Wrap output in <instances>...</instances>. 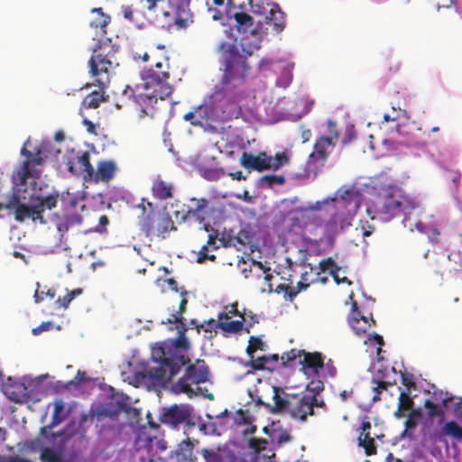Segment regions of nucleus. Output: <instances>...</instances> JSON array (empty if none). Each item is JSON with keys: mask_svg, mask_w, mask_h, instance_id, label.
Here are the masks:
<instances>
[{"mask_svg": "<svg viewBox=\"0 0 462 462\" xmlns=\"http://www.w3.org/2000/svg\"><path fill=\"white\" fill-rule=\"evenodd\" d=\"M246 46L245 39L239 44L222 43L219 46L222 78L197 108L199 117L210 126L222 125L242 115L240 101L245 97L244 85L251 69L247 58L253 54V50Z\"/></svg>", "mask_w": 462, "mask_h": 462, "instance_id": "obj_1", "label": "nucleus"}, {"mask_svg": "<svg viewBox=\"0 0 462 462\" xmlns=\"http://www.w3.org/2000/svg\"><path fill=\"white\" fill-rule=\"evenodd\" d=\"M169 58L157 61L153 66L141 71V82L134 86L127 85L123 90V96L140 108L139 117L155 116V105L158 99H164L172 94L173 88L170 84Z\"/></svg>", "mask_w": 462, "mask_h": 462, "instance_id": "obj_2", "label": "nucleus"}, {"mask_svg": "<svg viewBox=\"0 0 462 462\" xmlns=\"http://www.w3.org/2000/svg\"><path fill=\"white\" fill-rule=\"evenodd\" d=\"M272 389L273 404L264 403L258 397L257 403L269 408L273 414H287L292 419L306 421L309 415H315V409H326V404L319 394L323 391V383L311 381L301 393H289L283 388L267 385Z\"/></svg>", "mask_w": 462, "mask_h": 462, "instance_id": "obj_3", "label": "nucleus"}, {"mask_svg": "<svg viewBox=\"0 0 462 462\" xmlns=\"http://www.w3.org/2000/svg\"><path fill=\"white\" fill-rule=\"evenodd\" d=\"M190 344L184 332L171 345L161 346L152 350V359L156 366L149 367L141 373L143 378L153 383L166 384L189 362L188 351Z\"/></svg>", "mask_w": 462, "mask_h": 462, "instance_id": "obj_4", "label": "nucleus"}, {"mask_svg": "<svg viewBox=\"0 0 462 462\" xmlns=\"http://www.w3.org/2000/svg\"><path fill=\"white\" fill-rule=\"evenodd\" d=\"M118 50L119 46L113 43L110 39L99 41L93 49L88 60L89 73L96 79L99 88L84 97L81 104L82 107L95 109L106 101L105 88L109 82V75L119 65L116 57Z\"/></svg>", "mask_w": 462, "mask_h": 462, "instance_id": "obj_5", "label": "nucleus"}, {"mask_svg": "<svg viewBox=\"0 0 462 462\" xmlns=\"http://www.w3.org/2000/svg\"><path fill=\"white\" fill-rule=\"evenodd\" d=\"M419 208L415 198L397 185H389L379 191L368 203L366 213L371 219L389 222L403 215V221L410 219L411 213Z\"/></svg>", "mask_w": 462, "mask_h": 462, "instance_id": "obj_6", "label": "nucleus"}, {"mask_svg": "<svg viewBox=\"0 0 462 462\" xmlns=\"http://www.w3.org/2000/svg\"><path fill=\"white\" fill-rule=\"evenodd\" d=\"M128 397L124 394L113 395L106 402L91 408L89 414L84 416L83 420L89 417L96 421L98 435L106 440H113L118 438L124 428V423L118 420V415L126 411Z\"/></svg>", "mask_w": 462, "mask_h": 462, "instance_id": "obj_7", "label": "nucleus"}, {"mask_svg": "<svg viewBox=\"0 0 462 462\" xmlns=\"http://www.w3.org/2000/svg\"><path fill=\"white\" fill-rule=\"evenodd\" d=\"M335 200V198H327L307 207L293 209L289 218L291 228L310 233L316 231L323 226L325 217H328V209L325 208V206Z\"/></svg>", "mask_w": 462, "mask_h": 462, "instance_id": "obj_8", "label": "nucleus"}, {"mask_svg": "<svg viewBox=\"0 0 462 462\" xmlns=\"http://www.w3.org/2000/svg\"><path fill=\"white\" fill-rule=\"evenodd\" d=\"M273 5L260 0H207L208 12L214 21L230 18L232 10L250 11L265 16Z\"/></svg>", "mask_w": 462, "mask_h": 462, "instance_id": "obj_9", "label": "nucleus"}, {"mask_svg": "<svg viewBox=\"0 0 462 462\" xmlns=\"http://www.w3.org/2000/svg\"><path fill=\"white\" fill-rule=\"evenodd\" d=\"M184 366H186L184 374L173 384L172 388L176 393H186L191 398L201 390L199 387L194 390L192 385L208 382L209 379V369L202 359H197L194 363L189 361Z\"/></svg>", "mask_w": 462, "mask_h": 462, "instance_id": "obj_10", "label": "nucleus"}, {"mask_svg": "<svg viewBox=\"0 0 462 462\" xmlns=\"http://www.w3.org/2000/svg\"><path fill=\"white\" fill-rule=\"evenodd\" d=\"M239 162L244 168L249 171L262 172L270 170H279L289 162V158L285 152H277L274 156H272L266 152H260L256 155L249 152H244Z\"/></svg>", "mask_w": 462, "mask_h": 462, "instance_id": "obj_11", "label": "nucleus"}, {"mask_svg": "<svg viewBox=\"0 0 462 462\" xmlns=\"http://www.w3.org/2000/svg\"><path fill=\"white\" fill-rule=\"evenodd\" d=\"M172 228H174L173 221L169 216L159 217L156 225H154V220L151 214L143 217L142 229L145 232L147 236H157L164 237L165 234Z\"/></svg>", "mask_w": 462, "mask_h": 462, "instance_id": "obj_12", "label": "nucleus"}, {"mask_svg": "<svg viewBox=\"0 0 462 462\" xmlns=\"http://www.w3.org/2000/svg\"><path fill=\"white\" fill-rule=\"evenodd\" d=\"M190 416V409L187 405H171L165 408L160 415V420L163 424L176 428L184 423Z\"/></svg>", "mask_w": 462, "mask_h": 462, "instance_id": "obj_13", "label": "nucleus"}, {"mask_svg": "<svg viewBox=\"0 0 462 462\" xmlns=\"http://www.w3.org/2000/svg\"><path fill=\"white\" fill-rule=\"evenodd\" d=\"M208 216V201L205 198L189 199V205L183 217L184 220H194L199 224L205 222Z\"/></svg>", "mask_w": 462, "mask_h": 462, "instance_id": "obj_14", "label": "nucleus"}, {"mask_svg": "<svg viewBox=\"0 0 462 462\" xmlns=\"http://www.w3.org/2000/svg\"><path fill=\"white\" fill-rule=\"evenodd\" d=\"M336 143L327 136H321L316 140L313 152L309 156V163H323L332 152Z\"/></svg>", "mask_w": 462, "mask_h": 462, "instance_id": "obj_15", "label": "nucleus"}, {"mask_svg": "<svg viewBox=\"0 0 462 462\" xmlns=\"http://www.w3.org/2000/svg\"><path fill=\"white\" fill-rule=\"evenodd\" d=\"M348 323L356 335L362 336L367 332L375 321L372 316L368 319L361 315L360 311L357 310V303L354 300Z\"/></svg>", "mask_w": 462, "mask_h": 462, "instance_id": "obj_16", "label": "nucleus"}, {"mask_svg": "<svg viewBox=\"0 0 462 462\" xmlns=\"http://www.w3.org/2000/svg\"><path fill=\"white\" fill-rule=\"evenodd\" d=\"M165 282L172 291L180 293V296L179 310L176 313L171 314V318H169L165 323H182V314L187 310L188 291L184 287H178V283L173 278L166 279Z\"/></svg>", "mask_w": 462, "mask_h": 462, "instance_id": "obj_17", "label": "nucleus"}, {"mask_svg": "<svg viewBox=\"0 0 462 462\" xmlns=\"http://www.w3.org/2000/svg\"><path fill=\"white\" fill-rule=\"evenodd\" d=\"M299 364L301 365L304 374H318L319 369L324 366V356L319 352L310 353L303 350Z\"/></svg>", "mask_w": 462, "mask_h": 462, "instance_id": "obj_18", "label": "nucleus"}, {"mask_svg": "<svg viewBox=\"0 0 462 462\" xmlns=\"http://www.w3.org/2000/svg\"><path fill=\"white\" fill-rule=\"evenodd\" d=\"M266 24L273 27V30L279 33L285 26L284 13L282 12L278 5H273L264 16Z\"/></svg>", "mask_w": 462, "mask_h": 462, "instance_id": "obj_19", "label": "nucleus"}, {"mask_svg": "<svg viewBox=\"0 0 462 462\" xmlns=\"http://www.w3.org/2000/svg\"><path fill=\"white\" fill-rule=\"evenodd\" d=\"M279 363V355H269L263 356L257 358L250 359L246 363V366L251 367L254 370H270L273 371L276 368L277 364Z\"/></svg>", "mask_w": 462, "mask_h": 462, "instance_id": "obj_20", "label": "nucleus"}, {"mask_svg": "<svg viewBox=\"0 0 462 462\" xmlns=\"http://www.w3.org/2000/svg\"><path fill=\"white\" fill-rule=\"evenodd\" d=\"M173 185L161 178H157L152 186V192L154 198L165 200L173 197Z\"/></svg>", "mask_w": 462, "mask_h": 462, "instance_id": "obj_21", "label": "nucleus"}, {"mask_svg": "<svg viewBox=\"0 0 462 462\" xmlns=\"http://www.w3.org/2000/svg\"><path fill=\"white\" fill-rule=\"evenodd\" d=\"M43 164V159L41 155V150L38 149L35 152H32V155L29 156V158L23 162L22 170H21V176L23 180H27L31 177H38V173H34L32 171V166L34 165H42Z\"/></svg>", "mask_w": 462, "mask_h": 462, "instance_id": "obj_22", "label": "nucleus"}, {"mask_svg": "<svg viewBox=\"0 0 462 462\" xmlns=\"http://www.w3.org/2000/svg\"><path fill=\"white\" fill-rule=\"evenodd\" d=\"M195 444H199V440L193 442L188 438L179 445L177 451L179 462H197L198 457L193 454Z\"/></svg>", "mask_w": 462, "mask_h": 462, "instance_id": "obj_23", "label": "nucleus"}, {"mask_svg": "<svg viewBox=\"0 0 462 462\" xmlns=\"http://www.w3.org/2000/svg\"><path fill=\"white\" fill-rule=\"evenodd\" d=\"M116 167L112 161H103L97 165V171L95 175L96 181L107 182L113 179Z\"/></svg>", "mask_w": 462, "mask_h": 462, "instance_id": "obj_24", "label": "nucleus"}, {"mask_svg": "<svg viewBox=\"0 0 462 462\" xmlns=\"http://www.w3.org/2000/svg\"><path fill=\"white\" fill-rule=\"evenodd\" d=\"M240 320H223L218 321V329L224 336L239 333L244 328V323L246 321L245 315L240 316Z\"/></svg>", "mask_w": 462, "mask_h": 462, "instance_id": "obj_25", "label": "nucleus"}, {"mask_svg": "<svg viewBox=\"0 0 462 462\" xmlns=\"http://www.w3.org/2000/svg\"><path fill=\"white\" fill-rule=\"evenodd\" d=\"M225 247H236L238 251L243 250L249 243L250 238L246 232L241 231L236 236H229L227 239H221Z\"/></svg>", "mask_w": 462, "mask_h": 462, "instance_id": "obj_26", "label": "nucleus"}, {"mask_svg": "<svg viewBox=\"0 0 462 462\" xmlns=\"http://www.w3.org/2000/svg\"><path fill=\"white\" fill-rule=\"evenodd\" d=\"M162 15L165 20V21H160L161 26L162 28L171 30L173 25H176L178 28H184L187 26V23H188L187 20L177 16L174 13L163 11L162 13Z\"/></svg>", "mask_w": 462, "mask_h": 462, "instance_id": "obj_27", "label": "nucleus"}, {"mask_svg": "<svg viewBox=\"0 0 462 462\" xmlns=\"http://www.w3.org/2000/svg\"><path fill=\"white\" fill-rule=\"evenodd\" d=\"M92 14H96L97 17L90 22L92 28L101 29L103 33H106V28L111 22V17L103 12L101 7H95L91 9Z\"/></svg>", "mask_w": 462, "mask_h": 462, "instance_id": "obj_28", "label": "nucleus"}, {"mask_svg": "<svg viewBox=\"0 0 462 462\" xmlns=\"http://www.w3.org/2000/svg\"><path fill=\"white\" fill-rule=\"evenodd\" d=\"M83 218L79 214H70L59 219L57 222V229L62 235L67 232L71 226L80 225Z\"/></svg>", "mask_w": 462, "mask_h": 462, "instance_id": "obj_29", "label": "nucleus"}, {"mask_svg": "<svg viewBox=\"0 0 462 462\" xmlns=\"http://www.w3.org/2000/svg\"><path fill=\"white\" fill-rule=\"evenodd\" d=\"M231 11V17L233 16L236 22L237 29L239 32L244 31L246 32L249 30L253 24L254 21L251 15H249L246 12L239 10V12Z\"/></svg>", "mask_w": 462, "mask_h": 462, "instance_id": "obj_30", "label": "nucleus"}, {"mask_svg": "<svg viewBox=\"0 0 462 462\" xmlns=\"http://www.w3.org/2000/svg\"><path fill=\"white\" fill-rule=\"evenodd\" d=\"M225 449V447L218 445L216 448H204L199 453L205 462H224L222 451Z\"/></svg>", "mask_w": 462, "mask_h": 462, "instance_id": "obj_31", "label": "nucleus"}, {"mask_svg": "<svg viewBox=\"0 0 462 462\" xmlns=\"http://www.w3.org/2000/svg\"><path fill=\"white\" fill-rule=\"evenodd\" d=\"M77 164L81 172L86 173L85 178H92L94 176L95 171L90 163V154L88 152H84L77 158Z\"/></svg>", "mask_w": 462, "mask_h": 462, "instance_id": "obj_32", "label": "nucleus"}, {"mask_svg": "<svg viewBox=\"0 0 462 462\" xmlns=\"http://www.w3.org/2000/svg\"><path fill=\"white\" fill-rule=\"evenodd\" d=\"M266 347L267 345L260 337L251 336L248 340L246 354L250 359H253L257 350L265 351Z\"/></svg>", "mask_w": 462, "mask_h": 462, "instance_id": "obj_33", "label": "nucleus"}, {"mask_svg": "<svg viewBox=\"0 0 462 462\" xmlns=\"http://www.w3.org/2000/svg\"><path fill=\"white\" fill-rule=\"evenodd\" d=\"M358 445L364 448L366 456L375 455L377 452L374 439L370 436V433H365V437L359 435Z\"/></svg>", "mask_w": 462, "mask_h": 462, "instance_id": "obj_34", "label": "nucleus"}, {"mask_svg": "<svg viewBox=\"0 0 462 462\" xmlns=\"http://www.w3.org/2000/svg\"><path fill=\"white\" fill-rule=\"evenodd\" d=\"M337 214L336 212L328 213V217H325V222L322 226H324V233L328 236H331L337 232Z\"/></svg>", "mask_w": 462, "mask_h": 462, "instance_id": "obj_35", "label": "nucleus"}, {"mask_svg": "<svg viewBox=\"0 0 462 462\" xmlns=\"http://www.w3.org/2000/svg\"><path fill=\"white\" fill-rule=\"evenodd\" d=\"M82 293V289L77 288L68 293L64 297H59L55 301V306L57 309H68L70 302L77 297Z\"/></svg>", "mask_w": 462, "mask_h": 462, "instance_id": "obj_36", "label": "nucleus"}, {"mask_svg": "<svg viewBox=\"0 0 462 462\" xmlns=\"http://www.w3.org/2000/svg\"><path fill=\"white\" fill-rule=\"evenodd\" d=\"M56 296V290L53 288H48L46 285L41 289V285L37 282V288L35 290L33 298L36 303L43 301L45 299L52 300Z\"/></svg>", "mask_w": 462, "mask_h": 462, "instance_id": "obj_37", "label": "nucleus"}, {"mask_svg": "<svg viewBox=\"0 0 462 462\" xmlns=\"http://www.w3.org/2000/svg\"><path fill=\"white\" fill-rule=\"evenodd\" d=\"M237 307V302L224 306L223 311L217 315L218 321L229 320L233 316L240 317L245 315V312H240Z\"/></svg>", "mask_w": 462, "mask_h": 462, "instance_id": "obj_38", "label": "nucleus"}, {"mask_svg": "<svg viewBox=\"0 0 462 462\" xmlns=\"http://www.w3.org/2000/svg\"><path fill=\"white\" fill-rule=\"evenodd\" d=\"M65 405L62 400H56L54 402V411L52 414L51 425L55 426L61 423L65 418L66 414L64 413Z\"/></svg>", "mask_w": 462, "mask_h": 462, "instance_id": "obj_39", "label": "nucleus"}, {"mask_svg": "<svg viewBox=\"0 0 462 462\" xmlns=\"http://www.w3.org/2000/svg\"><path fill=\"white\" fill-rule=\"evenodd\" d=\"M442 430L446 435L462 439V427H460L456 421L450 420L447 422Z\"/></svg>", "mask_w": 462, "mask_h": 462, "instance_id": "obj_40", "label": "nucleus"}, {"mask_svg": "<svg viewBox=\"0 0 462 462\" xmlns=\"http://www.w3.org/2000/svg\"><path fill=\"white\" fill-rule=\"evenodd\" d=\"M303 350L299 349H291L288 352H284L282 356H279V360H281V364L282 366H288L291 362L295 361L297 358L299 360L301 358Z\"/></svg>", "mask_w": 462, "mask_h": 462, "instance_id": "obj_41", "label": "nucleus"}, {"mask_svg": "<svg viewBox=\"0 0 462 462\" xmlns=\"http://www.w3.org/2000/svg\"><path fill=\"white\" fill-rule=\"evenodd\" d=\"M59 194H50L46 197H38L39 204L43 209H52L56 208L58 203Z\"/></svg>", "mask_w": 462, "mask_h": 462, "instance_id": "obj_42", "label": "nucleus"}, {"mask_svg": "<svg viewBox=\"0 0 462 462\" xmlns=\"http://www.w3.org/2000/svg\"><path fill=\"white\" fill-rule=\"evenodd\" d=\"M261 183H266L268 187L272 188L274 185H283L286 179L283 175L268 174L260 179Z\"/></svg>", "mask_w": 462, "mask_h": 462, "instance_id": "obj_43", "label": "nucleus"}, {"mask_svg": "<svg viewBox=\"0 0 462 462\" xmlns=\"http://www.w3.org/2000/svg\"><path fill=\"white\" fill-rule=\"evenodd\" d=\"M40 458L42 462H61L60 456L51 448H44L42 450Z\"/></svg>", "mask_w": 462, "mask_h": 462, "instance_id": "obj_44", "label": "nucleus"}, {"mask_svg": "<svg viewBox=\"0 0 462 462\" xmlns=\"http://www.w3.org/2000/svg\"><path fill=\"white\" fill-rule=\"evenodd\" d=\"M424 407L428 410V415L430 418L440 417L444 416V410L439 408L438 404L434 403L430 400H426L424 402Z\"/></svg>", "mask_w": 462, "mask_h": 462, "instance_id": "obj_45", "label": "nucleus"}, {"mask_svg": "<svg viewBox=\"0 0 462 462\" xmlns=\"http://www.w3.org/2000/svg\"><path fill=\"white\" fill-rule=\"evenodd\" d=\"M22 204L21 202V199H20V196L18 193L16 192H14L12 193V195H10L8 197V199L7 201L4 204V203H0V209H14L15 210L18 206H20Z\"/></svg>", "mask_w": 462, "mask_h": 462, "instance_id": "obj_46", "label": "nucleus"}, {"mask_svg": "<svg viewBox=\"0 0 462 462\" xmlns=\"http://www.w3.org/2000/svg\"><path fill=\"white\" fill-rule=\"evenodd\" d=\"M31 207L22 203L14 210V218L17 222H23L26 218L30 217Z\"/></svg>", "mask_w": 462, "mask_h": 462, "instance_id": "obj_47", "label": "nucleus"}, {"mask_svg": "<svg viewBox=\"0 0 462 462\" xmlns=\"http://www.w3.org/2000/svg\"><path fill=\"white\" fill-rule=\"evenodd\" d=\"M414 402L412 399L410 397L408 393L401 392L399 398H398V405L401 407V409H405L406 411H409L412 408Z\"/></svg>", "mask_w": 462, "mask_h": 462, "instance_id": "obj_48", "label": "nucleus"}, {"mask_svg": "<svg viewBox=\"0 0 462 462\" xmlns=\"http://www.w3.org/2000/svg\"><path fill=\"white\" fill-rule=\"evenodd\" d=\"M373 383H376V386L374 387V395L373 396V401L377 402L381 400V393L383 390H386L390 385H392L391 383L385 382V381H373Z\"/></svg>", "mask_w": 462, "mask_h": 462, "instance_id": "obj_49", "label": "nucleus"}, {"mask_svg": "<svg viewBox=\"0 0 462 462\" xmlns=\"http://www.w3.org/2000/svg\"><path fill=\"white\" fill-rule=\"evenodd\" d=\"M268 441L265 439L253 438L249 440V447L259 453L266 448Z\"/></svg>", "mask_w": 462, "mask_h": 462, "instance_id": "obj_50", "label": "nucleus"}, {"mask_svg": "<svg viewBox=\"0 0 462 462\" xmlns=\"http://www.w3.org/2000/svg\"><path fill=\"white\" fill-rule=\"evenodd\" d=\"M277 291H284L285 296L290 300H292L297 294L300 292V289H297L296 287H290L285 284H280L277 286Z\"/></svg>", "mask_w": 462, "mask_h": 462, "instance_id": "obj_51", "label": "nucleus"}, {"mask_svg": "<svg viewBox=\"0 0 462 462\" xmlns=\"http://www.w3.org/2000/svg\"><path fill=\"white\" fill-rule=\"evenodd\" d=\"M206 260H210L214 262L216 260V255L208 254V245H204L198 254V263H204Z\"/></svg>", "mask_w": 462, "mask_h": 462, "instance_id": "obj_52", "label": "nucleus"}, {"mask_svg": "<svg viewBox=\"0 0 462 462\" xmlns=\"http://www.w3.org/2000/svg\"><path fill=\"white\" fill-rule=\"evenodd\" d=\"M319 267L322 272H326L329 269H330V271L333 270L336 272H337L339 270V267L337 266L335 261L331 257H328L327 259H323L322 261H320Z\"/></svg>", "mask_w": 462, "mask_h": 462, "instance_id": "obj_53", "label": "nucleus"}, {"mask_svg": "<svg viewBox=\"0 0 462 462\" xmlns=\"http://www.w3.org/2000/svg\"><path fill=\"white\" fill-rule=\"evenodd\" d=\"M356 137V133L355 130V126L353 125H349L346 126L345 134L342 140L343 144H348Z\"/></svg>", "mask_w": 462, "mask_h": 462, "instance_id": "obj_54", "label": "nucleus"}, {"mask_svg": "<svg viewBox=\"0 0 462 462\" xmlns=\"http://www.w3.org/2000/svg\"><path fill=\"white\" fill-rule=\"evenodd\" d=\"M31 210L32 211L30 212L29 218H32V220H40V222L42 224L45 223V220L42 217V212L44 211V209L41 208L40 204L37 206L31 207Z\"/></svg>", "mask_w": 462, "mask_h": 462, "instance_id": "obj_55", "label": "nucleus"}, {"mask_svg": "<svg viewBox=\"0 0 462 462\" xmlns=\"http://www.w3.org/2000/svg\"><path fill=\"white\" fill-rule=\"evenodd\" d=\"M109 224V219L106 215H102L99 217L98 225L95 226L92 231L99 234H103L106 231V226Z\"/></svg>", "mask_w": 462, "mask_h": 462, "instance_id": "obj_56", "label": "nucleus"}, {"mask_svg": "<svg viewBox=\"0 0 462 462\" xmlns=\"http://www.w3.org/2000/svg\"><path fill=\"white\" fill-rule=\"evenodd\" d=\"M328 131L329 133L328 138H331L335 143L339 137L337 124L331 120L328 121Z\"/></svg>", "mask_w": 462, "mask_h": 462, "instance_id": "obj_57", "label": "nucleus"}, {"mask_svg": "<svg viewBox=\"0 0 462 462\" xmlns=\"http://www.w3.org/2000/svg\"><path fill=\"white\" fill-rule=\"evenodd\" d=\"M183 119L185 121H189L192 125H196V126L202 125V122H201L202 118L201 117L199 118L196 116L195 112L190 111V112L186 113L183 116Z\"/></svg>", "mask_w": 462, "mask_h": 462, "instance_id": "obj_58", "label": "nucleus"}, {"mask_svg": "<svg viewBox=\"0 0 462 462\" xmlns=\"http://www.w3.org/2000/svg\"><path fill=\"white\" fill-rule=\"evenodd\" d=\"M201 328H203L205 332L216 331L218 328V319L215 320L210 319L205 321L204 324L201 325Z\"/></svg>", "mask_w": 462, "mask_h": 462, "instance_id": "obj_59", "label": "nucleus"}, {"mask_svg": "<svg viewBox=\"0 0 462 462\" xmlns=\"http://www.w3.org/2000/svg\"><path fill=\"white\" fill-rule=\"evenodd\" d=\"M152 439H156V436H151L146 433V428L143 427L138 435H137V441H145L147 443H151L152 441Z\"/></svg>", "mask_w": 462, "mask_h": 462, "instance_id": "obj_60", "label": "nucleus"}, {"mask_svg": "<svg viewBox=\"0 0 462 462\" xmlns=\"http://www.w3.org/2000/svg\"><path fill=\"white\" fill-rule=\"evenodd\" d=\"M402 383L410 390L415 386L412 374L405 373L402 374Z\"/></svg>", "mask_w": 462, "mask_h": 462, "instance_id": "obj_61", "label": "nucleus"}, {"mask_svg": "<svg viewBox=\"0 0 462 462\" xmlns=\"http://www.w3.org/2000/svg\"><path fill=\"white\" fill-rule=\"evenodd\" d=\"M337 194L342 200H349L356 195V191L354 189H346L344 190H338Z\"/></svg>", "mask_w": 462, "mask_h": 462, "instance_id": "obj_62", "label": "nucleus"}, {"mask_svg": "<svg viewBox=\"0 0 462 462\" xmlns=\"http://www.w3.org/2000/svg\"><path fill=\"white\" fill-rule=\"evenodd\" d=\"M439 235H440V232L436 227L430 228L428 232V237L432 244L439 243Z\"/></svg>", "mask_w": 462, "mask_h": 462, "instance_id": "obj_63", "label": "nucleus"}, {"mask_svg": "<svg viewBox=\"0 0 462 462\" xmlns=\"http://www.w3.org/2000/svg\"><path fill=\"white\" fill-rule=\"evenodd\" d=\"M52 328V324L51 322H42L38 327L32 328L33 335H39L43 331H48Z\"/></svg>", "mask_w": 462, "mask_h": 462, "instance_id": "obj_64", "label": "nucleus"}]
</instances>
